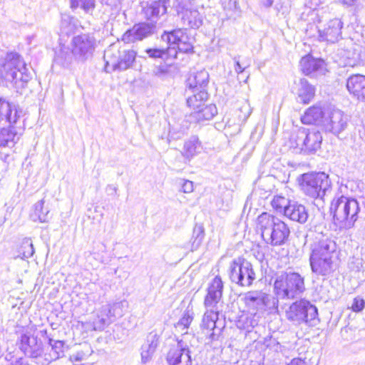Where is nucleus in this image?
<instances>
[{"instance_id": "nucleus-56", "label": "nucleus", "mask_w": 365, "mask_h": 365, "mask_svg": "<svg viewBox=\"0 0 365 365\" xmlns=\"http://www.w3.org/2000/svg\"><path fill=\"white\" fill-rule=\"evenodd\" d=\"M262 4L266 7H270L273 4V0H262Z\"/></svg>"}, {"instance_id": "nucleus-4", "label": "nucleus", "mask_w": 365, "mask_h": 365, "mask_svg": "<svg viewBox=\"0 0 365 365\" xmlns=\"http://www.w3.org/2000/svg\"><path fill=\"white\" fill-rule=\"evenodd\" d=\"M25 70L26 64L17 53H8L4 58H0V76L6 81L16 84L19 81L24 86L29 79Z\"/></svg>"}, {"instance_id": "nucleus-30", "label": "nucleus", "mask_w": 365, "mask_h": 365, "mask_svg": "<svg viewBox=\"0 0 365 365\" xmlns=\"http://www.w3.org/2000/svg\"><path fill=\"white\" fill-rule=\"evenodd\" d=\"M159 343V336L155 332H150L146 341L142 346L141 357L143 363L148 362L153 355Z\"/></svg>"}, {"instance_id": "nucleus-3", "label": "nucleus", "mask_w": 365, "mask_h": 365, "mask_svg": "<svg viewBox=\"0 0 365 365\" xmlns=\"http://www.w3.org/2000/svg\"><path fill=\"white\" fill-rule=\"evenodd\" d=\"M223 290V282L219 276H216L208 287L207 294L205 297L204 304L207 311L204 314L201 327L212 331L216 327L218 319V311L216 305L220 302Z\"/></svg>"}, {"instance_id": "nucleus-27", "label": "nucleus", "mask_w": 365, "mask_h": 365, "mask_svg": "<svg viewBox=\"0 0 365 365\" xmlns=\"http://www.w3.org/2000/svg\"><path fill=\"white\" fill-rule=\"evenodd\" d=\"M291 220L304 224L307 221L309 214L306 207L297 202L292 201L284 215Z\"/></svg>"}, {"instance_id": "nucleus-11", "label": "nucleus", "mask_w": 365, "mask_h": 365, "mask_svg": "<svg viewBox=\"0 0 365 365\" xmlns=\"http://www.w3.org/2000/svg\"><path fill=\"white\" fill-rule=\"evenodd\" d=\"M296 146L307 154L316 153L320 148L322 136L319 130L300 128L295 136Z\"/></svg>"}, {"instance_id": "nucleus-47", "label": "nucleus", "mask_w": 365, "mask_h": 365, "mask_svg": "<svg viewBox=\"0 0 365 365\" xmlns=\"http://www.w3.org/2000/svg\"><path fill=\"white\" fill-rule=\"evenodd\" d=\"M168 68L165 65H160L155 66L153 70V75L158 78L165 77L168 74Z\"/></svg>"}, {"instance_id": "nucleus-37", "label": "nucleus", "mask_w": 365, "mask_h": 365, "mask_svg": "<svg viewBox=\"0 0 365 365\" xmlns=\"http://www.w3.org/2000/svg\"><path fill=\"white\" fill-rule=\"evenodd\" d=\"M200 148V143L196 137L193 136L185 143L181 153L186 159L190 160L199 153Z\"/></svg>"}, {"instance_id": "nucleus-45", "label": "nucleus", "mask_w": 365, "mask_h": 365, "mask_svg": "<svg viewBox=\"0 0 365 365\" xmlns=\"http://www.w3.org/2000/svg\"><path fill=\"white\" fill-rule=\"evenodd\" d=\"M236 122H237V116L232 114L231 118H228L225 124V130L230 135H235L239 133L240 131H236Z\"/></svg>"}, {"instance_id": "nucleus-26", "label": "nucleus", "mask_w": 365, "mask_h": 365, "mask_svg": "<svg viewBox=\"0 0 365 365\" xmlns=\"http://www.w3.org/2000/svg\"><path fill=\"white\" fill-rule=\"evenodd\" d=\"M20 113L21 111H19L16 106L0 98V122L5 120L11 125L15 124L20 117Z\"/></svg>"}, {"instance_id": "nucleus-35", "label": "nucleus", "mask_w": 365, "mask_h": 365, "mask_svg": "<svg viewBox=\"0 0 365 365\" xmlns=\"http://www.w3.org/2000/svg\"><path fill=\"white\" fill-rule=\"evenodd\" d=\"M108 313H110V310L104 306H102L101 309L98 310L96 318L92 322L93 330L103 331L111 323L113 319Z\"/></svg>"}, {"instance_id": "nucleus-25", "label": "nucleus", "mask_w": 365, "mask_h": 365, "mask_svg": "<svg viewBox=\"0 0 365 365\" xmlns=\"http://www.w3.org/2000/svg\"><path fill=\"white\" fill-rule=\"evenodd\" d=\"M346 88L358 100L365 101V76L355 74L346 81Z\"/></svg>"}, {"instance_id": "nucleus-50", "label": "nucleus", "mask_w": 365, "mask_h": 365, "mask_svg": "<svg viewBox=\"0 0 365 365\" xmlns=\"http://www.w3.org/2000/svg\"><path fill=\"white\" fill-rule=\"evenodd\" d=\"M177 51L175 46H169L166 49H165V58H177Z\"/></svg>"}, {"instance_id": "nucleus-20", "label": "nucleus", "mask_w": 365, "mask_h": 365, "mask_svg": "<svg viewBox=\"0 0 365 365\" xmlns=\"http://www.w3.org/2000/svg\"><path fill=\"white\" fill-rule=\"evenodd\" d=\"M156 28V25L153 23L143 22L135 24L130 29L125 32L122 40L126 43L142 41L154 34Z\"/></svg>"}, {"instance_id": "nucleus-44", "label": "nucleus", "mask_w": 365, "mask_h": 365, "mask_svg": "<svg viewBox=\"0 0 365 365\" xmlns=\"http://www.w3.org/2000/svg\"><path fill=\"white\" fill-rule=\"evenodd\" d=\"M44 199H42L38 201L34 205V215L38 217V220L41 222H47L49 219V210L46 209L44 210L43 205H44Z\"/></svg>"}, {"instance_id": "nucleus-38", "label": "nucleus", "mask_w": 365, "mask_h": 365, "mask_svg": "<svg viewBox=\"0 0 365 365\" xmlns=\"http://www.w3.org/2000/svg\"><path fill=\"white\" fill-rule=\"evenodd\" d=\"M104 307H107L110 310V313L108 314L111 319L113 320L115 318H119L124 315L125 312L128 307V303L125 300H122L115 302L112 305H104Z\"/></svg>"}, {"instance_id": "nucleus-2", "label": "nucleus", "mask_w": 365, "mask_h": 365, "mask_svg": "<svg viewBox=\"0 0 365 365\" xmlns=\"http://www.w3.org/2000/svg\"><path fill=\"white\" fill-rule=\"evenodd\" d=\"M360 210L355 198L344 195L334 198L330 206L334 222L339 230L352 228L359 218Z\"/></svg>"}, {"instance_id": "nucleus-46", "label": "nucleus", "mask_w": 365, "mask_h": 365, "mask_svg": "<svg viewBox=\"0 0 365 365\" xmlns=\"http://www.w3.org/2000/svg\"><path fill=\"white\" fill-rule=\"evenodd\" d=\"M193 319V312L188 309V308L183 313L182 317L180 318L179 322V326H184L189 327L190 323Z\"/></svg>"}, {"instance_id": "nucleus-54", "label": "nucleus", "mask_w": 365, "mask_h": 365, "mask_svg": "<svg viewBox=\"0 0 365 365\" xmlns=\"http://www.w3.org/2000/svg\"><path fill=\"white\" fill-rule=\"evenodd\" d=\"M175 327L176 331L182 332V334H187V329L188 328L187 327H184V326H179V322H178L175 324Z\"/></svg>"}, {"instance_id": "nucleus-32", "label": "nucleus", "mask_w": 365, "mask_h": 365, "mask_svg": "<svg viewBox=\"0 0 365 365\" xmlns=\"http://www.w3.org/2000/svg\"><path fill=\"white\" fill-rule=\"evenodd\" d=\"M189 91H190L192 95L187 97V105L189 108L192 109L193 111H197L205 105V103L208 99V93L205 89H200L196 92L188 91V89L186 90L187 93Z\"/></svg>"}, {"instance_id": "nucleus-18", "label": "nucleus", "mask_w": 365, "mask_h": 365, "mask_svg": "<svg viewBox=\"0 0 365 365\" xmlns=\"http://www.w3.org/2000/svg\"><path fill=\"white\" fill-rule=\"evenodd\" d=\"M20 349L25 355L36 359V363L41 364L44 348L41 341L37 336L29 333L22 334L20 339Z\"/></svg>"}, {"instance_id": "nucleus-48", "label": "nucleus", "mask_w": 365, "mask_h": 365, "mask_svg": "<svg viewBox=\"0 0 365 365\" xmlns=\"http://www.w3.org/2000/svg\"><path fill=\"white\" fill-rule=\"evenodd\" d=\"M146 53L150 58H165V49L164 48H148L146 50Z\"/></svg>"}, {"instance_id": "nucleus-39", "label": "nucleus", "mask_w": 365, "mask_h": 365, "mask_svg": "<svg viewBox=\"0 0 365 365\" xmlns=\"http://www.w3.org/2000/svg\"><path fill=\"white\" fill-rule=\"evenodd\" d=\"M74 55L68 47L62 46L59 51L56 52L55 61L57 63L63 66H68L73 60Z\"/></svg>"}, {"instance_id": "nucleus-36", "label": "nucleus", "mask_w": 365, "mask_h": 365, "mask_svg": "<svg viewBox=\"0 0 365 365\" xmlns=\"http://www.w3.org/2000/svg\"><path fill=\"white\" fill-rule=\"evenodd\" d=\"M217 114V108L213 104L205 105L197 111H192L191 115L198 122L212 119Z\"/></svg>"}, {"instance_id": "nucleus-63", "label": "nucleus", "mask_w": 365, "mask_h": 365, "mask_svg": "<svg viewBox=\"0 0 365 365\" xmlns=\"http://www.w3.org/2000/svg\"><path fill=\"white\" fill-rule=\"evenodd\" d=\"M364 2L365 3V0H364Z\"/></svg>"}, {"instance_id": "nucleus-21", "label": "nucleus", "mask_w": 365, "mask_h": 365, "mask_svg": "<svg viewBox=\"0 0 365 365\" xmlns=\"http://www.w3.org/2000/svg\"><path fill=\"white\" fill-rule=\"evenodd\" d=\"M309 262L312 271L317 275L327 276L334 269L333 257H327L311 252Z\"/></svg>"}, {"instance_id": "nucleus-43", "label": "nucleus", "mask_w": 365, "mask_h": 365, "mask_svg": "<svg viewBox=\"0 0 365 365\" xmlns=\"http://www.w3.org/2000/svg\"><path fill=\"white\" fill-rule=\"evenodd\" d=\"M19 254L17 257L23 259L29 258L33 256L34 253V248L31 240L25 239L23 240L19 247Z\"/></svg>"}, {"instance_id": "nucleus-41", "label": "nucleus", "mask_w": 365, "mask_h": 365, "mask_svg": "<svg viewBox=\"0 0 365 365\" xmlns=\"http://www.w3.org/2000/svg\"><path fill=\"white\" fill-rule=\"evenodd\" d=\"M71 9L80 8L87 14H92L96 7L95 0H70Z\"/></svg>"}, {"instance_id": "nucleus-42", "label": "nucleus", "mask_w": 365, "mask_h": 365, "mask_svg": "<svg viewBox=\"0 0 365 365\" xmlns=\"http://www.w3.org/2000/svg\"><path fill=\"white\" fill-rule=\"evenodd\" d=\"M292 201L282 195H276L272 200V207L278 212H283L284 215L287 207L289 206Z\"/></svg>"}, {"instance_id": "nucleus-13", "label": "nucleus", "mask_w": 365, "mask_h": 365, "mask_svg": "<svg viewBox=\"0 0 365 365\" xmlns=\"http://www.w3.org/2000/svg\"><path fill=\"white\" fill-rule=\"evenodd\" d=\"M348 120L347 115L343 111L336 108L328 107L322 127L327 132L339 135L346 128Z\"/></svg>"}, {"instance_id": "nucleus-61", "label": "nucleus", "mask_w": 365, "mask_h": 365, "mask_svg": "<svg viewBox=\"0 0 365 365\" xmlns=\"http://www.w3.org/2000/svg\"><path fill=\"white\" fill-rule=\"evenodd\" d=\"M6 359H7V360H9V361H10V360L11 359V356H10V358H9V356H6Z\"/></svg>"}, {"instance_id": "nucleus-19", "label": "nucleus", "mask_w": 365, "mask_h": 365, "mask_svg": "<svg viewBox=\"0 0 365 365\" xmlns=\"http://www.w3.org/2000/svg\"><path fill=\"white\" fill-rule=\"evenodd\" d=\"M190 351L187 344L180 339L173 346L167 355V361L170 365H191Z\"/></svg>"}, {"instance_id": "nucleus-62", "label": "nucleus", "mask_w": 365, "mask_h": 365, "mask_svg": "<svg viewBox=\"0 0 365 365\" xmlns=\"http://www.w3.org/2000/svg\"><path fill=\"white\" fill-rule=\"evenodd\" d=\"M42 332H43L45 334H46L47 331L46 330H43V331H42Z\"/></svg>"}, {"instance_id": "nucleus-33", "label": "nucleus", "mask_w": 365, "mask_h": 365, "mask_svg": "<svg viewBox=\"0 0 365 365\" xmlns=\"http://www.w3.org/2000/svg\"><path fill=\"white\" fill-rule=\"evenodd\" d=\"M252 113V108L247 100L237 102V108L234 115L237 116L236 131H241V125L247 120Z\"/></svg>"}, {"instance_id": "nucleus-16", "label": "nucleus", "mask_w": 365, "mask_h": 365, "mask_svg": "<svg viewBox=\"0 0 365 365\" xmlns=\"http://www.w3.org/2000/svg\"><path fill=\"white\" fill-rule=\"evenodd\" d=\"M95 45L94 37L88 34L74 36L72 39V53L76 58L84 61L92 55Z\"/></svg>"}, {"instance_id": "nucleus-31", "label": "nucleus", "mask_w": 365, "mask_h": 365, "mask_svg": "<svg viewBox=\"0 0 365 365\" xmlns=\"http://www.w3.org/2000/svg\"><path fill=\"white\" fill-rule=\"evenodd\" d=\"M19 139V136L13 125L0 129V148H12Z\"/></svg>"}, {"instance_id": "nucleus-9", "label": "nucleus", "mask_w": 365, "mask_h": 365, "mask_svg": "<svg viewBox=\"0 0 365 365\" xmlns=\"http://www.w3.org/2000/svg\"><path fill=\"white\" fill-rule=\"evenodd\" d=\"M229 277L232 282L240 287H250L256 279V273L249 261L238 257L230 264Z\"/></svg>"}, {"instance_id": "nucleus-53", "label": "nucleus", "mask_w": 365, "mask_h": 365, "mask_svg": "<svg viewBox=\"0 0 365 365\" xmlns=\"http://www.w3.org/2000/svg\"><path fill=\"white\" fill-rule=\"evenodd\" d=\"M287 365H307V364L304 360L299 358H294Z\"/></svg>"}, {"instance_id": "nucleus-23", "label": "nucleus", "mask_w": 365, "mask_h": 365, "mask_svg": "<svg viewBox=\"0 0 365 365\" xmlns=\"http://www.w3.org/2000/svg\"><path fill=\"white\" fill-rule=\"evenodd\" d=\"M342 22L339 19L330 20L322 29L319 30L320 41L336 43L341 37Z\"/></svg>"}, {"instance_id": "nucleus-15", "label": "nucleus", "mask_w": 365, "mask_h": 365, "mask_svg": "<svg viewBox=\"0 0 365 365\" xmlns=\"http://www.w3.org/2000/svg\"><path fill=\"white\" fill-rule=\"evenodd\" d=\"M161 39L170 46L177 45L179 51L182 53H192L193 46L192 38L190 37L185 29H178L170 31H165Z\"/></svg>"}, {"instance_id": "nucleus-60", "label": "nucleus", "mask_w": 365, "mask_h": 365, "mask_svg": "<svg viewBox=\"0 0 365 365\" xmlns=\"http://www.w3.org/2000/svg\"><path fill=\"white\" fill-rule=\"evenodd\" d=\"M234 4H235V9H238V6H237V5L236 1H235V3H234Z\"/></svg>"}, {"instance_id": "nucleus-24", "label": "nucleus", "mask_w": 365, "mask_h": 365, "mask_svg": "<svg viewBox=\"0 0 365 365\" xmlns=\"http://www.w3.org/2000/svg\"><path fill=\"white\" fill-rule=\"evenodd\" d=\"M48 345L49 346L44 349L41 365H48L63 355L64 342L63 341L48 338Z\"/></svg>"}, {"instance_id": "nucleus-10", "label": "nucleus", "mask_w": 365, "mask_h": 365, "mask_svg": "<svg viewBox=\"0 0 365 365\" xmlns=\"http://www.w3.org/2000/svg\"><path fill=\"white\" fill-rule=\"evenodd\" d=\"M173 6L183 26L195 29L202 24V16L191 0H175Z\"/></svg>"}, {"instance_id": "nucleus-29", "label": "nucleus", "mask_w": 365, "mask_h": 365, "mask_svg": "<svg viewBox=\"0 0 365 365\" xmlns=\"http://www.w3.org/2000/svg\"><path fill=\"white\" fill-rule=\"evenodd\" d=\"M209 81V74L205 69L192 73L187 81L188 91L196 92L205 89Z\"/></svg>"}, {"instance_id": "nucleus-28", "label": "nucleus", "mask_w": 365, "mask_h": 365, "mask_svg": "<svg viewBox=\"0 0 365 365\" xmlns=\"http://www.w3.org/2000/svg\"><path fill=\"white\" fill-rule=\"evenodd\" d=\"M327 114V108L314 106L309 108L302 116L304 124H320L323 126L324 117Z\"/></svg>"}, {"instance_id": "nucleus-1", "label": "nucleus", "mask_w": 365, "mask_h": 365, "mask_svg": "<svg viewBox=\"0 0 365 365\" xmlns=\"http://www.w3.org/2000/svg\"><path fill=\"white\" fill-rule=\"evenodd\" d=\"M257 227L263 240L272 246L284 245L290 234L289 228L285 222L267 212H262L258 216Z\"/></svg>"}, {"instance_id": "nucleus-6", "label": "nucleus", "mask_w": 365, "mask_h": 365, "mask_svg": "<svg viewBox=\"0 0 365 365\" xmlns=\"http://www.w3.org/2000/svg\"><path fill=\"white\" fill-rule=\"evenodd\" d=\"M285 316L289 321L297 324L305 323L315 326L319 322L317 307L305 299L292 303L286 310Z\"/></svg>"}, {"instance_id": "nucleus-52", "label": "nucleus", "mask_w": 365, "mask_h": 365, "mask_svg": "<svg viewBox=\"0 0 365 365\" xmlns=\"http://www.w3.org/2000/svg\"><path fill=\"white\" fill-rule=\"evenodd\" d=\"M234 61H235V71L237 73H242L246 66H243L240 63V61H239V58L237 57H235L234 58Z\"/></svg>"}, {"instance_id": "nucleus-7", "label": "nucleus", "mask_w": 365, "mask_h": 365, "mask_svg": "<svg viewBox=\"0 0 365 365\" xmlns=\"http://www.w3.org/2000/svg\"><path fill=\"white\" fill-rule=\"evenodd\" d=\"M301 187L307 196L323 199L331 187L329 175L324 173H304L302 175Z\"/></svg>"}, {"instance_id": "nucleus-5", "label": "nucleus", "mask_w": 365, "mask_h": 365, "mask_svg": "<svg viewBox=\"0 0 365 365\" xmlns=\"http://www.w3.org/2000/svg\"><path fill=\"white\" fill-rule=\"evenodd\" d=\"M274 289L278 297L294 299L305 289L304 278L296 272L282 273L277 276Z\"/></svg>"}, {"instance_id": "nucleus-22", "label": "nucleus", "mask_w": 365, "mask_h": 365, "mask_svg": "<svg viewBox=\"0 0 365 365\" xmlns=\"http://www.w3.org/2000/svg\"><path fill=\"white\" fill-rule=\"evenodd\" d=\"M302 71L307 76L324 75L327 72V64L321 58H314L307 55L302 58L300 61Z\"/></svg>"}, {"instance_id": "nucleus-8", "label": "nucleus", "mask_w": 365, "mask_h": 365, "mask_svg": "<svg viewBox=\"0 0 365 365\" xmlns=\"http://www.w3.org/2000/svg\"><path fill=\"white\" fill-rule=\"evenodd\" d=\"M135 58L136 52L133 50L120 51L115 46H111L104 53L105 69L107 72L125 71L132 67Z\"/></svg>"}, {"instance_id": "nucleus-49", "label": "nucleus", "mask_w": 365, "mask_h": 365, "mask_svg": "<svg viewBox=\"0 0 365 365\" xmlns=\"http://www.w3.org/2000/svg\"><path fill=\"white\" fill-rule=\"evenodd\" d=\"M364 300L359 297H356L354 299V302L352 304L351 308L354 312H360L364 307Z\"/></svg>"}, {"instance_id": "nucleus-14", "label": "nucleus", "mask_w": 365, "mask_h": 365, "mask_svg": "<svg viewBox=\"0 0 365 365\" xmlns=\"http://www.w3.org/2000/svg\"><path fill=\"white\" fill-rule=\"evenodd\" d=\"M244 299L247 307L256 310H262L265 308L277 309L278 307V299L261 290L248 292Z\"/></svg>"}, {"instance_id": "nucleus-58", "label": "nucleus", "mask_w": 365, "mask_h": 365, "mask_svg": "<svg viewBox=\"0 0 365 365\" xmlns=\"http://www.w3.org/2000/svg\"><path fill=\"white\" fill-rule=\"evenodd\" d=\"M71 359H74L75 361H81V356H79V354H77L76 355H73L71 357Z\"/></svg>"}, {"instance_id": "nucleus-57", "label": "nucleus", "mask_w": 365, "mask_h": 365, "mask_svg": "<svg viewBox=\"0 0 365 365\" xmlns=\"http://www.w3.org/2000/svg\"><path fill=\"white\" fill-rule=\"evenodd\" d=\"M356 1V0H341L342 3L344 4H346V5H348V6L354 5L355 4Z\"/></svg>"}, {"instance_id": "nucleus-12", "label": "nucleus", "mask_w": 365, "mask_h": 365, "mask_svg": "<svg viewBox=\"0 0 365 365\" xmlns=\"http://www.w3.org/2000/svg\"><path fill=\"white\" fill-rule=\"evenodd\" d=\"M309 241H312L310 244L312 253L334 257L336 244L329 236L322 232L311 230L306 235V242H309Z\"/></svg>"}, {"instance_id": "nucleus-55", "label": "nucleus", "mask_w": 365, "mask_h": 365, "mask_svg": "<svg viewBox=\"0 0 365 365\" xmlns=\"http://www.w3.org/2000/svg\"><path fill=\"white\" fill-rule=\"evenodd\" d=\"M11 365H29L26 360L23 358H19L11 363Z\"/></svg>"}, {"instance_id": "nucleus-17", "label": "nucleus", "mask_w": 365, "mask_h": 365, "mask_svg": "<svg viewBox=\"0 0 365 365\" xmlns=\"http://www.w3.org/2000/svg\"><path fill=\"white\" fill-rule=\"evenodd\" d=\"M169 6V0H156L142 6L141 14L143 18L153 23L158 27V21L166 15Z\"/></svg>"}, {"instance_id": "nucleus-40", "label": "nucleus", "mask_w": 365, "mask_h": 365, "mask_svg": "<svg viewBox=\"0 0 365 365\" xmlns=\"http://www.w3.org/2000/svg\"><path fill=\"white\" fill-rule=\"evenodd\" d=\"M205 236L204 228L201 225H196L193 229L192 236L190 240L191 250L194 251L201 245Z\"/></svg>"}, {"instance_id": "nucleus-51", "label": "nucleus", "mask_w": 365, "mask_h": 365, "mask_svg": "<svg viewBox=\"0 0 365 365\" xmlns=\"http://www.w3.org/2000/svg\"><path fill=\"white\" fill-rule=\"evenodd\" d=\"M182 191L185 193H190L193 191V183L190 180H185L182 185Z\"/></svg>"}, {"instance_id": "nucleus-59", "label": "nucleus", "mask_w": 365, "mask_h": 365, "mask_svg": "<svg viewBox=\"0 0 365 365\" xmlns=\"http://www.w3.org/2000/svg\"><path fill=\"white\" fill-rule=\"evenodd\" d=\"M169 138L175 139V137L173 136V134L172 133L171 131H170V133H169ZM180 138V134L176 137V138Z\"/></svg>"}, {"instance_id": "nucleus-34", "label": "nucleus", "mask_w": 365, "mask_h": 365, "mask_svg": "<svg viewBox=\"0 0 365 365\" xmlns=\"http://www.w3.org/2000/svg\"><path fill=\"white\" fill-rule=\"evenodd\" d=\"M314 88L306 79L301 78L299 81L297 89L299 101L304 104H307L314 98Z\"/></svg>"}]
</instances>
